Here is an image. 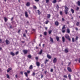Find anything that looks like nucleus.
Returning <instances> with one entry per match:
<instances>
[{
    "mask_svg": "<svg viewBox=\"0 0 80 80\" xmlns=\"http://www.w3.org/2000/svg\"><path fill=\"white\" fill-rule=\"evenodd\" d=\"M44 73H45V74H46V73H47V71H45Z\"/></svg>",
    "mask_w": 80,
    "mask_h": 80,
    "instance_id": "nucleus-60",
    "label": "nucleus"
},
{
    "mask_svg": "<svg viewBox=\"0 0 80 80\" xmlns=\"http://www.w3.org/2000/svg\"><path fill=\"white\" fill-rule=\"evenodd\" d=\"M62 40L63 42H65V38L64 37H62Z\"/></svg>",
    "mask_w": 80,
    "mask_h": 80,
    "instance_id": "nucleus-20",
    "label": "nucleus"
},
{
    "mask_svg": "<svg viewBox=\"0 0 80 80\" xmlns=\"http://www.w3.org/2000/svg\"><path fill=\"white\" fill-rule=\"evenodd\" d=\"M71 12H72V13H73L74 12V11L73 9H71Z\"/></svg>",
    "mask_w": 80,
    "mask_h": 80,
    "instance_id": "nucleus-24",
    "label": "nucleus"
},
{
    "mask_svg": "<svg viewBox=\"0 0 80 80\" xmlns=\"http://www.w3.org/2000/svg\"><path fill=\"white\" fill-rule=\"evenodd\" d=\"M56 8H57V10H58L59 9V6H58V5H57V6H56Z\"/></svg>",
    "mask_w": 80,
    "mask_h": 80,
    "instance_id": "nucleus-31",
    "label": "nucleus"
},
{
    "mask_svg": "<svg viewBox=\"0 0 80 80\" xmlns=\"http://www.w3.org/2000/svg\"><path fill=\"white\" fill-rule=\"evenodd\" d=\"M15 77L16 78H17V77H18V76H17V75H15Z\"/></svg>",
    "mask_w": 80,
    "mask_h": 80,
    "instance_id": "nucleus-59",
    "label": "nucleus"
},
{
    "mask_svg": "<svg viewBox=\"0 0 80 80\" xmlns=\"http://www.w3.org/2000/svg\"><path fill=\"white\" fill-rule=\"evenodd\" d=\"M44 35H47V32H44Z\"/></svg>",
    "mask_w": 80,
    "mask_h": 80,
    "instance_id": "nucleus-41",
    "label": "nucleus"
},
{
    "mask_svg": "<svg viewBox=\"0 0 80 80\" xmlns=\"http://www.w3.org/2000/svg\"><path fill=\"white\" fill-rule=\"evenodd\" d=\"M2 42V39L0 38V43H1Z\"/></svg>",
    "mask_w": 80,
    "mask_h": 80,
    "instance_id": "nucleus-62",
    "label": "nucleus"
},
{
    "mask_svg": "<svg viewBox=\"0 0 80 80\" xmlns=\"http://www.w3.org/2000/svg\"><path fill=\"white\" fill-rule=\"evenodd\" d=\"M26 6H27V7H29L30 5V3L29 2H28L26 4Z\"/></svg>",
    "mask_w": 80,
    "mask_h": 80,
    "instance_id": "nucleus-8",
    "label": "nucleus"
},
{
    "mask_svg": "<svg viewBox=\"0 0 80 80\" xmlns=\"http://www.w3.org/2000/svg\"><path fill=\"white\" fill-rule=\"evenodd\" d=\"M65 10H68V7H67V6H65Z\"/></svg>",
    "mask_w": 80,
    "mask_h": 80,
    "instance_id": "nucleus-19",
    "label": "nucleus"
},
{
    "mask_svg": "<svg viewBox=\"0 0 80 80\" xmlns=\"http://www.w3.org/2000/svg\"><path fill=\"white\" fill-rule=\"evenodd\" d=\"M62 21H63V22H64V21H65V19H64V18H62Z\"/></svg>",
    "mask_w": 80,
    "mask_h": 80,
    "instance_id": "nucleus-49",
    "label": "nucleus"
},
{
    "mask_svg": "<svg viewBox=\"0 0 80 80\" xmlns=\"http://www.w3.org/2000/svg\"><path fill=\"white\" fill-rule=\"evenodd\" d=\"M23 36L25 37H26V35H25V34H24L23 35Z\"/></svg>",
    "mask_w": 80,
    "mask_h": 80,
    "instance_id": "nucleus-56",
    "label": "nucleus"
},
{
    "mask_svg": "<svg viewBox=\"0 0 80 80\" xmlns=\"http://www.w3.org/2000/svg\"><path fill=\"white\" fill-rule=\"evenodd\" d=\"M60 15H62V12L60 11Z\"/></svg>",
    "mask_w": 80,
    "mask_h": 80,
    "instance_id": "nucleus-43",
    "label": "nucleus"
},
{
    "mask_svg": "<svg viewBox=\"0 0 80 80\" xmlns=\"http://www.w3.org/2000/svg\"><path fill=\"white\" fill-rule=\"evenodd\" d=\"M76 30H78V28H75Z\"/></svg>",
    "mask_w": 80,
    "mask_h": 80,
    "instance_id": "nucleus-58",
    "label": "nucleus"
},
{
    "mask_svg": "<svg viewBox=\"0 0 80 80\" xmlns=\"http://www.w3.org/2000/svg\"><path fill=\"white\" fill-rule=\"evenodd\" d=\"M25 15L26 17L27 18H28V13L26 11L25 12Z\"/></svg>",
    "mask_w": 80,
    "mask_h": 80,
    "instance_id": "nucleus-3",
    "label": "nucleus"
},
{
    "mask_svg": "<svg viewBox=\"0 0 80 80\" xmlns=\"http://www.w3.org/2000/svg\"><path fill=\"white\" fill-rule=\"evenodd\" d=\"M6 43L7 45L10 44V42H9V41L8 40H6Z\"/></svg>",
    "mask_w": 80,
    "mask_h": 80,
    "instance_id": "nucleus-6",
    "label": "nucleus"
},
{
    "mask_svg": "<svg viewBox=\"0 0 80 80\" xmlns=\"http://www.w3.org/2000/svg\"><path fill=\"white\" fill-rule=\"evenodd\" d=\"M63 77H64V78H67V75H64L63 76Z\"/></svg>",
    "mask_w": 80,
    "mask_h": 80,
    "instance_id": "nucleus-44",
    "label": "nucleus"
},
{
    "mask_svg": "<svg viewBox=\"0 0 80 80\" xmlns=\"http://www.w3.org/2000/svg\"><path fill=\"white\" fill-rule=\"evenodd\" d=\"M78 37L76 36L75 38V42H76V41H77V40H78Z\"/></svg>",
    "mask_w": 80,
    "mask_h": 80,
    "instance_id": "nucleus-23",
    "label": "nucleus"
},
{
    "mask_svg": "<svg viewBox=\"0 0 80 80\" xmlns=\"http://www.w3.org/2000/svg\"><path fill=\"white\" fill-rule=\"evenodd\" d=\"M72 42H75V38H72Z\"/></svg>",
    "mask_w": 80,
    "mask_h": 80,
    "instance_id": "nucleus-29",
    "label": "nucleus"
},
{
    "mask_svg": "<svg viewBox=\"0 0 80 80\" xmlns=\"http://www.w3.org/2000/svg\"><path fill=\"white\" fill-rule=\"evenodd\" d=\"M46 2L47 3H48V2H49V0H46Z\"/></svg>",
    "mask_w": 80,
    "mask_h": 80,
    "instance_id": "nucleus-46",
    "label": "nucleus"
},
{
    "mask_svg": "<svg viewBox=\"0 0 80 80\" xmlns=\"http://www.w3.org/2000/svg\"><path fill=\"white\" fill-rule=\"evenodd\" d=\"M55 24L56 26H58L59 25V22L58 21H56L55 22Z\"/></svg>",
    "mask_w": 80,
    "mask_h": 80,
    "instance_id": "nucleus-2",
    "label": "nucleus"
},
{
    "mask_svg": "<svg viewBox=\"0 0 80 80\" xmlns=\"http://www.w3.org/2000/svg\"><path fill=\"white\" fill-rule=\"evenodd\" d=\"M64 51L65 53H68V49H65Z\"/></svg>",
    "mask_w": 80,
    "mask_h": 80,
    "instance_id": "nucleus-17",
    "label": "nucleus"
},
{
    "mask_svg": "<svg viewBox=\"0 0 80 80\" xmlns=\"http://www.w3.org/2000/svg\"><path fill=\"white\" fill-rule=\"evenodd\" d=\"M53 3H55L56 2H57V0H54V1H53Z\"/></svg>",
    "mask_w": 80,
    "mask_h": 80,
    "instance_id": "nucleus-35",
    "label": "nucleus"
},
{
    "mask_svg": "<svg viewBox=\"0 0 80 80\" xmlns=\"http://www.w3.org/2000/svg\"><path fill=\"white\" fill-rule=\"evenodd\" d=\"M57 58H55L53 60V62L54 63H55L57 62Z\"/></svg>",
    "mask_w": 80,
    "mask_h": 80,
    "instance_id": "nucleus-5",
    "label": "nucleus"
},
{
    "mask_svg": "<svg viewBox=\"0 0 80 80\" xmlns=\"http://www.w3.org/2000/svg\"><path fill=\"white\" fill-rule=\"evenodd\" d=\"M36 65H37V66H38V67H39V66H40V62H36Z\"/></svg>",
    "mask_w": 80,
    "mask_h": 80,
    "instance_id": "nucleus-13",
    "label": "nucleus"
},
{
    "mask_svg": "<svg viewBox=\"0 0 80 80\" xmlns=\"http://www.w3.org/2000/svg\"><path fill=\"white\" fill-rule=\"evenodd\" d=\"M23 52L25 54H27V52H28V51L26 50H23Z\"/></svg>",
    "mask_w": 80,
    "mask_h": 80,
    "instance_id": "nucleus-4",
    "label": "nucleus"
},
{
    "mask_svg": "<svg viewBox=\"0 0 80 80\" xmlns=\"http://www.w3.org/2000/svg\"><path fill=\"white\" fill-rule=\"evenodd\" d=\"M78 61L79 63H80V58H79L78 59Z\"/></svg>",
    "mask_w": 80,
    "mask_h": 80,
    "instance_id": "nucleus-55",
    "label": "nucleus"
},
{
    "mask_svg": "<svg viewBox=\"0 0 80 80\" xmlns=\"http://www.w3.org/2000/svg\"><path fill=\"white\" fill-rule=\"evenodd\" d=\"M68 77L69 79H70V80L71 79V75H70V74H69Z\"/></svg>",
    "mask_w": 80,
    "mask_h": 80,
    "instance_id": "nucleus-32",
    "label": "nucleus"
},
{
    "mask_svg": "<svg viewBox=\"0 0 80 80\" xmlns=\"http://www.w3.org/2000/svg\"><path fill=\"white\" fill-rule=\"evenodd\" d=\"M67 31L68 33H70V29H68L67 30Z\"/></svg>",
    "mask_w": 80,
    "mask_h": 80,
    "instance_id": "nucleus-21",
    "label": "nucleus"
},
{
    "mask_svg": "<svg viewBox=\"0 0 80 80\" xmlns=\"http://www.w3.org/2000/svg\"><path fill=\"white\" fill-rule=\"evenodd\" d=\"M68 71L70 72H71L72 69H71V68H70L69 67L68 68Z\"/></svg>",
    "mask_w": 80,
    "mask_h": 80,
    "instance_id": "nucleus-10",
    "label": "nucleus"
},
{
    "mask_svg": "<svg viewBox=\"0 0 80 80\" xmlns=\"http://www.w3.org/2000/svg\"><path fill=\"white\" fill-rule=\"evenodd\" d=\"M51 72H53V69H51Z\"/></svg>",
    "mask_w": 80,
    "mask_h": 80,
    "instance_id": "nucleus-48",
    "label": "nucleus"
},
{
    "mask_svg": "<svg viewBox=\"0 0 80 80\" xmlns=\"http://www.w3.org/2000/svg\"><path fill=\"white\" fill-rule=\"evenodd\" d=\"M56 39H57V41H59L60 39L59 38V37H58V36L56 37Z\"/></svg>",
    "mask_w": 80,
    "mask_h": 80,
    "instance_id": "nucleus-18",
    "label": "nucleus"
},
{
    "mask_svg": "<svg viewBox=\"0 0 80 80\" xmlns=\"http://www.w3.org/2000/svg\"><path fill=\"white\" fill-rule=\"evenodd\" d=\"M28 57L29 58H32V56L31 55H28Z\"/></svg>",
    "mask_w": 80,
    "mask_h": 80,
    "instance_id": "nucleus-26",
    "label": "nucleus"
},
{
    "mask_svg": "<svg viewBox=\"0 0 80 80\" xmlns=\"http://www.w3.org/2000/svg\"><path fill=\"white\" fill-rule=\"evenodd\" d=\"M12 70L11 68H8L7 70V72H10V70Z\"/></svg>",
    "mask_w": 80,
    "mask_h": 80,
    "instance_id": "nucleus-12",
    "label": "nucleus"
},
{
    "mask_svg": "<svg viewBox=\"0 0 80 80\" xmlns=\"http://www.w3.org/2000/svg\"><path fill=\"white\" fill-rule=\"evenodd\" d=\"M10 54L11 55H12V56H15V53H14L13 52H11L10 53Z\"/></svg>",
    "mask_w": 80,
    "mask_h": 80,
    "instance_id": "nucleus-14",
    "label": "nucleus"
},
{
    "mask_svg": "<svg viewBox=\"0 0 80 80\" xmlns=\"http://www.w3.org/2000/svg\"><path fill=\"white\" fill-rule=\"evenodd\" d=\"M10 28H12V25H11L10 26Z\"/></svg>",
    "mask_w": 80,
    "mask_h": 80,
    "instance_id": "nucleus-61",
    "label": "nucleus"
},
{
    "mask_svg": "<svg viewBox=\"0 0 80 80\" xmlns=\"http://www.w3.org/2000/svg\"><path fill=\"white\" fill-rule=\"evenodd\" d=\"M68 10H65L64 11V13H65V14H66V15H67V13H68Z\"/></svg>",
    "mask_w": 80,
    "mask_h": 80,
    "instance_id": "nucleus-16",
    "label": "nucleus"
},
{
    "mask_svg": "<svg viewBox=\"0 0 80 80\" xmlns=\"http://www.w3.org/2000/svg\"><path fill=\"white\" fill-rule=\"evenodd\" d=\"M47 57L49 59H50V58H52V57H51V56H50V55L48 54L47 55Z\"/></svg>",
    "mask_w": 80,
    "mask_h": 80,
    "instance_id": "nucleus-9",
    "label": "nucleus"
},
{
    "mask_svg": "<svg viewBox=\"0 0 80 80\" xmlns=\"http://www.w3.org/2000/svg\"><path fill=\"white\" fill-rule=\"evenodd\" d=\"M20 73L21 75H23V72H21Z\"/></svg>",
    "mask_w": 80,
    "mask_h": 80,
    "instance_id": "nucleus-50",
    "label": "nucleus"
},
{
    "mask_svg": "<svg viewBox=\"0 0 80 80\" xmlns=\"http://www.w3.org/2000/svg\"><path fill=\"white\" fill-rule=\"evenodd\" d=\"M38 57H36V60H38Z\"/></svg>",
    "mask_w": 80,
    "mask_h": 80,
    "instance_id": "nucleus-57",
    "label": "nucleus"
},
{
    "mask_svg": "<svg viewBox=\"0 0 80 80\" xmlns=\"http://www.w3.org/2000/svg\"><path fill=\"white\" fill-rule=\"evenodd\" d=\"M65 25H64L62 27V30H63V29H65Z\"/></svg>",
    "mask_w": 80,
    "mask_h": 80,
    "instance_id": "nucleus-27",
    "label": "nucleus"
},
{
    "mask_svg": "<svg viewBox=\"0 0 80 80\" xmlns=\"http://www.w3.org/2000/svg\"><path fill=\"white\" fill-rule=\"evenodd\" d=\"M65 30L62 31V33H65Z\"/></svg>",
    "mask_w": 80,
    "mask_h": 80,
    "instance_id": "nucleus-52",
    "label": "nucleus"
},
{
    "mask_svg": "<svg viewBox=\"0 0 80 80\" xmlns=\"http://www.w3.org/2000/svg\"><path fill=\"white\" fill-rule=\"evenodd\" d=\"M65 37L66 38H67L68 39V38H70V36L66 34L65 36Z\"/></svg>",
    "mask_w": 80,
    "mask_h": 80,
    "instance_id": "nucleus-1",
    "label": "nucleus"
},
{
    "mask_svg": "<svg viewBox=\"0 0 80 80\" xmlns=\"http://www.w3.org/2000/svg\"><path fill=\"white\" fill-rule=\"evenodd\" d=\"M50 42H52V43H53V38H52V37H50Z\"/></svg>",
    "mask_w": 80,
    "mask_h": 80,
    "instance_id": "nucleus-7",
    "label": "nucleus"
},
{
    "mask_svg": "<svg viewBox=\"0 0 80 80\" xmlns=\"http://www.w3.org/2000/svg\"><path fill=\"white\" fill-rule=\"evenodd\" d=\"M29 68L30 70H32L33 69V66L32 65H31L29 67Z\"/></svg>",
    "mask_w": 80,
    "mask_h": 80,
    "instance_id": "nucleus-11",
    "label": "nucleus"
},
{
    "mask_svg": "<svg viewBox=\"0 0 80 80\" xmlns=\"http://www.w3.org/2000/svg\"><path fill=\"white\" fill-rule=\"evenodd\" d=\"M35 1V2H39V0H34Z\"/></svg>",
    "mask_w": 80,
    "mask_h": 80,
    "instance_id": "nucleus-54",
    "label": "nucleus"
},
{
    "mask_svg": "<svg viewBox=\"0 0 80 80\" xmlns=\"http://www.w3.org/2000/svg\"><path fill=\"white\" fill-rule=\"evenodd\" d=\"M48 60H47V59H46L45 61V64H46V63H47V62H48Z\"/></svg>",
    "mask_w": 80,
    "mask_h": 80,
    "instance_id": "nucleus-37",
    "label": "nucleus"
},
{
    "mask_svg": "<svg viewBox=\"0 0 80 80\" xmlns=\"http://www.w3.org/2000/svg\"><path fill=\"white\" fill-rule=\"evenodd\" d=\"M41 78H42V77H43V75H41Z\"/></svg>",
    "mask_w": 80,
    "mask_h": 80,
    "instance_id": "nucleus-63",
    "label": "nucleus"
},
{
    "mask_svg": "<svg viewBox=\"0 0 80 80\" xmlns=\"http://www.w3.org/2000/svg\"><path fill=\"white\" fill-rule=\"evenodd\" d=\"M68 39L69 41H70L71 40V39H70V38H68Z\"/></svg>",
    "mask_w": 80,
    "mask_h": 80,
    "instance_id": "nucleus-51",
    "label": "nucleus"
},
{
    "mask_svg": "<svg viewBox=\"0 0 80 80\" xmlns=\"http://www.w3.org/2000/svg\"><path fill=\"white\" fill-rule=\"evenodd\" d=\"M78 5V6H80V2L78 1L77 2Z\"/></svg>",
    "mask_w": 80,
    "mask_h": 80,
    "instance_id": "nucleus-28",
    "label": "nucleus"
},
{
    "mask_svg": "<svg viewBox=\"0 0 80 80\" xmlns=\"http://www.w3.org/2000/svg\"><path fill=\"white\" fill-rule=\"evenodd\" d=\"M45 29H46V30H47V27H45Z\"/></svg>",
    "mask_w": 80,
    "mask_h": 80,
    "instance_id": "nucleus-64",
    "label": "nucleus"
},
{
    "mask_svg": "<svg viewBox=\"0 0 80 80\" xmlns=\"http://www.w3.org/2000/svg\"><path fill=\"white\" fill-rule=\"evenodd\" d=\"M4 19L5 22H7V20H8V19H7V18H6L5 17H4Z\"/></svg>",
    "mask_w": 80,
    "mask_h": 80,
    "instance_id": "nucleus-25",
    "label": "nucleus"
},
{
    "mask_svg": "<svg viewBox=\"0 0 80 80\" xmlns=\"http://www.w3.org/2000/svg\"><path fill=\"white\" fill-rule=\"evenodd\" d=\"M30 72V71H27V73H29Z\"/></svg>",
    "mask_w": 80,
    "mask_h": 80,
    "instance_id": "nucleus-53",
    "label": "nucleus"
},
{
    "mask_svg": "<svg viewBox=\"0 0 80 80\" xmlns=\"http://www.w3.org/2000/svg\"><path fill=\"white\" fill-rule=\"evenodd\" d=\"M18 53H19L18 51L16 52V53H15L16 55H18Z\"/></svg>",
    "mask_w": 80,
    "mask_h": 80,
    "instance_id": "nucleus-45",
    "label": "nucleus"
},
{
    "mask_svg": "<svg viewBox=\"0 0 80 80\" xmlns=\"http://www.w3.org/2000/svg\"><path fill=\"white\" fill-rule=\"evenodd\" d=\"M76 25L77 26H78V25H79V22H77L76 23Z\"/></svg>",
    "mask_w": 80,
    "mask_h": 80,
    "instance_id": "nucleus-38",
    "label": "nucleus"
},
{
    "mask_svg": "<svg viewBox=\"0 0 80 80\" xmlns=\"http://www.w3.org/2000/svg\"><path fill=\"white\" fill-rule=\"evenodd\" d=\"M51 16V15H50V14H48L47 16L48 18H50Z\"/></svg>",
    "mask_w": 80,
    "mask_h": 80,
    "instance_id": "nucleus-15",
    "label": "nucleus"
},
{
    "mask_svg": "<svg viewBox=\"0 0 80 80\" xmlns=\"http://www.w3.org/2000/svg\"><path fill=\"white\" fill-rule=\"evenodd\" d=\"M78 10H79V8L78 7H77V8H76V10L77 11H78Z\"/></svg>",
    "mask_w": 80,
    "mask_h": 80,
    "instance_id": "nucleus-47",
    "label": "nucleus"
},
{
    "mask_svg": "<svg viewBox=\"0 0 80 80\" xmlns=\"http://www.w3.org/2000/svg\"><path fill=\"white\" fill-rule=\"evenodd\" d=\"M38 15H40L41 12L39 10H38Z\"/></svg>",
    "mask_w": 80,
    "mask_h": 80,
    "instance_id": "nucleus-30",
    "label": "nucleus"
},
{
    "mask_svg": "<svg viewBox=\"0 0 80 80\" xmlns=\"http://www.w3.org/2000/svg\"><path fill=\"white\" fill-rule=\"evenodd\" d=\"M43 52V50H42V49L40 52H39V53H38V54H39V55H41L42 54V52Z\"/></svg>",
    "mask_w": 80,
    "mask_h": 80,
    "instance_id": "nucleus-22",
    "label": "nucleus"
},
{
    "mask_svg": "<svg viewBox=\"0 0 80 80\" xmlns=\"http://www.w3.org/2000/svg\"><path fill=\"white\" fill-rule=\"evenodd\" d=\"M33 8H35V9H37V7L35 6H34Z\"/></svg>",
    "mask_w": 80,
    "mask_h": 80,
    "instance_id": "nucleus-42",
    "label": "nucleus"
},
{
    "mask_svg": "<svg viewBox=\"0 0 80 80\" xmlns=\"http://www.w3.org/2000/svg\"><path fill=\"white\" fill-rule=\"evenodd\" d=\"M49 22V21L48 20L46 22V24H48V23Z\"/></svg>",
    "mask_w": 80,
    "mask_h": 80,
    "instance_id": "nucleus-39",
    "label": "nucleus"
},
{
    "mask_svg": "<svg viewBox=\"0 0 80 80\" xmlns=\"http://www.w3.org/2000/svg\"><path fill=\"white\" fill-rule=\"evenodd\" d=\"M32 76H35V72H33L32 74Z\"/></svg>",
    "mask_w": 80,
    "mask_h": 80,
    "instance_id": "nucleus-40",
    "label": "nucleus"
},
{
    "mask_svg": "<svg viewBox=\"0 0 80 80\" xmlns=\"http://www.w3.org/2000/svg\"><path fill=\"white\" fill-rule=\"evenodd\" d=\"M24 74L25 75V76H26V77H28V74H27V72H25L24 73Z\"/></svg>",
    "mask_w": 80,
    "mask_h": 80,
    "instance_id": "nucleus-33",
    "label": "nucleus"
},
{
    "mask_svg": "<svg viewBox=\"0 0 80 80\" xmlns=\"http://www.w3.org/2000/svg\"><path fill=\"white\" fill-rule=\"evenodd\" d=\"M52 31L51 30L49 31L48 32L49 34H50Z\"/></svg>",
    "mask_w": 80,
    "mask_h": 80,
    "instance_id": "nucleus-36",
    "label": "nucleus"
},
{
    "mask_svg": "<svg viewBox=\"0 0 80 80\" xmlns=\"http://www.w3.org/2000/svg\"><path fill=\"white\" fill-rule=\"evenodd\" d=\"M7 76V78H10V76H9V75H8V74H7L6 75Z\"/></svg>",
    "mask_w": 80,
    "mask_h": 80,
    "instance_id": "nucleus-34",
    "label": "nucleus"
}]
</instances>
